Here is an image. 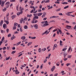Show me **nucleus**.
Returning <instances> with one entry per match:
<instances>
[{
  "label": "nucleus",
  "instance_id": "1",
  "mask_svg": "<svg viewBox=\"0 0 76 76\" xmlns=\"http://www.w3.org/2000/svg\"><path fill=\"white\" fill-rule=\"evenodd\" d=\"M45 24L42 26H48L49 25V24H48V21H44Z\"/></svg>",
  "mask_w": 76,
  "mask_h": 76
},
{
  "label": "nucleus",
  "instance_id": "2",
  "mask_svg": "<svg viewBox=\"0 0 76 76\" xmlns=\"http://www.w3.org/2000/svg\"><path fill=\"white\" fill-rule=\"evenodd\" d=\"M7 8H8L10 6V2H8L5 4Z\"/></svg>",
  "mask_w": 76,
  "mask_h": 76
},
{
  "label": "nucleus",
  "instance_id": "3",
  "mask_svg": "<svg viewBox=\"0 0 76 76\" xmlns=\"http://www.w3.org/2000/svg\"><path fill=\"white\" fill-rule=\"evenodd\" d=\"M50 2V0H48V1H45V0H43L42 2V4L43 3H49Z\"/></svg>",
  "mask_w": 76,
  "mask_h": 76
},
{
  "label": "nucleus",
  "instance_id": "4",
  "mask_svg": "<svg viewBox=\"0 0 76 76\" xmlns=\"http://www.w3.org/2000/svg\"><path fill=\"white\" fill-rule=\"evenodd\" d=\"M19 10H20V11H21V12H20L21 13V14L22 13H23V10H24L23 8H22V7H20Z\"/></svg>",
  "mask_w": 76,
  "mask_h": 76
},
{
  "label": "nucleus",
  "instance_id": "5",
  "mask_svg": "<svg viewBox=\"0 0 76 76\" xmlns=\"http://www.w3.org/2000/svg\"><path fill=\"white\" fill-rule=\"evenodd\" d=\"M55 48H57V45L56 44H54V45L53 46V50H55Z\"/></svg>",
  "mask_w": 76,
  "mask_h": 76
},
{
  "label": "nucleus",
  "instance_id": "6",
  "mask_svg": "<svg viewBox=\"0 0 76 76\" xmlns=\"http://www.w3.org/2000/svg\"><path fill=\"white\" fill-rule=\"evenodd\" d=\"M39 18V17L37 16H34V17L33 18V20H36V19H38Z\"/></svg>",
  "mask_w": 76,
  "mask_h": 76
},
{
  "label": "nucleus",
  "instance_id": "7",
  "mask_svg": "<svg viewBox=\"0 0 76 76\" xmlns=\"http://www.w3.org/2000/svg\"><path fill=\"white\" fill-rule=\"evenodd\" d=\"M55 69H56V66H53L52 68L51 69V72H53Z\"/></svg>",
  "mask_w": 76,
  "mask_h": 76
},
{
  "label": "nucleus",
  "instance_id": "8",
  "mask_svg": "<svg viewBox=\"0 0 76 76\" xmlns=\"http://www.w3.org/2000/svg\"><path fill=\"white\" fill-rule=\"evenodd\" d=\"M15 72L16 75H19V72L18 70L17 69L15 70Z\"/></svg>",
  "mask_w": 76,
  "mask_h": 76
},
{
  "label": "nucleus",
  "instance_id": "9",
  "mask_svg": "<svg viewBox=\"0 0 76 76\" xmlns=\"http://www.w3.org/2000/svg\"><path fill=\"white\" fill-rule=\"evenodd\" d=\"M3 27L4 29H6V28H7V25H6V24H4L3 25Z\"/></svg>",
  "mask_w": 76,
  "mask_h": 76
},
{
  "label": "nucleus",
  "instance_id": "10",
  "mask_svg": "<svg viewBox=\"0 0 76 76\" xmlns=\"http://www.w3.org/2000/svg\"><path fill=\"white\" fill-rule=\"evenodd\" d=\"M38 25L35 24L34 26V27L35 28V29H38Z\"/></svg>",
  "mask_w": 76,
  "mask_h": 76
},
{
  "label": "nucleus",
  "instance_id": "11",
  "mask_svg": "<svg viewBox=\"0 0 76 76\" xmlns=\"http://www.w3.org/2000/svg\"><path fill=\"white\" fill-rule=\"evenodd\" d=\"M26 38V37H25V36H22L21 37V39H22V40H25Z\"/></svg>",
  "mask_w": 76,
  "mask_h": 76
},
{
  "label": "nucleus",
  "instance_id": "12",
  "mask_svg": "<svg viewBox=\"0 0 76 76\" xmlns=\"http://www.w3.org/2000/svg\"><path fill=\"white\" fill-rule=\"evenodd\" d=\"M3 20H1L0 21V26H2V25H3Z\"/></svg>",
  "mask_w": 76,
  "mask_h": 76
},
{
  "label": "nucleus",
  "instance_id": "13",
  "mask_svg": "<svg viewBox=\"0 0 76 76\" xmlns=\"http://www.w3.org/2000/svg\"><path fill=\"white\" fill-rule=\"evenodd\" d=\"M13 37H12L11 38V40H13V39H15V38H16V36H15L14 35H13Z\"/></svg>",
  "mask_w": 76,
  "mask_h": 76
},
{
  "label": "nucleus",
  "instance_id": "14",
  "mask_svg": "<svg viewBox=\"0 0 76 76\" xmlns=\"http://www.w3.org/2000/svg\"><path fill=\"white\" fill-rule=\"evenodd\" d=\"M9 13H8V14L6 15V18L7 19V20H9Z\"/></svg>",
  "mask_w": 76,
  "mask_h": 76
},
{
  "label": "nucleus",
  "instance_id": "15",
  "mask_svg": "<svg viewBox=\"0 0 76 76\" xmlns=\"http://www.w3.org/2000/svg\"><path fill=\"white\" fill-rule=\"evenodd\" d=\"M66 27L67 29H70L72 28V26H66Z\"/></svg>",
  "mask_w": 76,
  "mask_h": 76
},
{
  "label": "nucleus",
  "instance_id": "16",
  "mask_svg": "<svg viewBox=\"0 0 76 76\" xmlns=\"http://www.w3.org/2000/svg\"><path fill=\"white\" fill-rule=\"evenodd\" d=\"M5 3V2H4V1H2V4H1V7H3V6H4V4Z\"/></svg>",
  "mask_w": 76,
  "mask_h": 76
},
{
  "label": "nucleus",
  "instance_id": "17",
  "mask_svg": "<svg viewBox=\"0 0 76 76\" xmlns=\"http://www.w3.org/2000/svg\"><path fill=\"white\" fill-rule=\"evenodd\" d=\"M42 15V12L39 13H38V16H40Z\"/></svg>",
  "mask_w": 76,
  "mask_h": 76
},
{
  "label": "nucleus",
  "instance_id": "18",
  "mask_svg": "<svg viewBox=\"0 0 76 76\" xmlns=\"http://www.w3.org/2000/svg\"><path fill=\"white\" fill-rule=\"evenodd\" d=\"M58 31H59V32H60V34L61 35V34H62V31H61V30H60V29H58Z\"/></svg>",
  "mask_w": 76,
  "mask_h": 76
},
{
  "label": "nucleus",
  "instance_id": "19",
  "mask_svg": "<svg viewBox=\"0 0 76 76\" xmlns=\"http://www.w3.org/2000/svg\"><path fill=\"white\" fill-rule=\"evenodd\" d=\"M62 43H63V42H62L60 40V45L61 46H63V44H62Z\"/></svg>",
  "mask_w": 76,
  "mask_h": 76
},
{
  "label": "nucleus",
  "instance_id": "20",
  "mask_svg": "<svg viewBox=\"0 0 76 76\" xmlns=\"http://www.w3.org/2000/svg\"><path fill=\"white\" fill-rule=\"evenodd\" d=\"M24 28L25 29H28V26L26 25L24 26Z\"/></svg>",
  "mask_w": 76,
  "mask_h": 76
},
{
  "label": "nucleus",
  "instance_id": "21",
  "mask_svg": "<svg viewBox=\"0 0 76 76\" xmlns=\"http://www.w3.org/2000/svg\"><path fill=\"white\" fill-rule=\"evenodd\" d=\"M59 16H52V18H59Z\"/></svg>",
  "mask_w": 76,
  "mask_h": 76
},
{
  "label": "nucleus",
  "instance_id": "22",
  "mask_svg": "<svg viewBox=\"0 0 76 76\" xmlns=\"http://www.w3.org/2000/svg\"><path fill=\"white\" fill-rule=\"evenodd\" d=\"M46 50V48H42V51H45Z\"/></svg>",
  "mask_w": 76,
  "mask_h": 76
},
{
  "label": "nucleus",
  "instance_id": "23",
  "mask_svg": "<svg viewBox=\"0 0 76 76\" xmlns=\"http://www.w3.org/2000/svg\"><path fill=\"white\" fill-rule=\"evenodd\" d=\"M22 13L21 14V12H18V13H17V15L18 16V15H22Z\"/></svg>",
  "mask_w": 76,
  "mask_h": 76
},
{
  "label": "nucleus",
  "instance_id": "24",
  "mask_svg": "<svg viewBox=\"0 0 76 76\" xmlns=\"http://www.w3.org/2000/svg\"><path fill=\"white\" fill-rule=\"evenodd\" d=\"M60 10H61V8H60L58 9H56V12H58L59 11H60Z\"/></svg>",
  "mask_w": 76,
  "mask_h": 76
},
{
  "label": "nucleus",
  "instance_id": "25",
  "mask_svg": "<svg viewBox=\"0 0 76 76\" xmlns=\"http://www.w3.org/2000/svg\"><path fill=\"white\" fill-rule=\"evenodd\" d=\"M67 55V53H64V58H65V57H66V56Z\"/></svg>",
  "mask_w": 76,
  "mask_h": 76
},
{
  "label": "nucleus",
  "instance_id": "26",
  "mask_svg": "<svg viewBox=\"0 0 76 76\" xmlns=\"http://www.w3.org/2000/svg\"><path fill=\"white\" fill-rule=\"evenodd\" d=\"M11 18H12V19H13L14 18H16V15H13V16H12V17H11Z\"/></svg>",
  "mask_w": 76,
  "mask_h": 76
},
{
  "label": "nucleus",
  "instance_id": "27",
  "mask_svg": "<svg viewBox=\"0 0 76 76\" xmlns=\"http://www.w3.org/2000/svg\"><path fill=\"white\" fill-rule=\"evenodd\" d=\"M62 4H68V3L66 2H64L62 3Z\"/></svg>",
  "mask_w": 76,
  "mask_h": 76
},
{
  "label": "nucleus",
  "instance_id": "28",
  "mask_svg": "<svg viewBox=\"0 0 76 76\" xmlns=\"http://www.w3.org/2000/svg\"><path fill=\"white\" fill-rule=\"evenodd\" d=\"M69 6H67L64 7V9H67V8H69Z\"/></svg>",
  "mask_w": 76,
  "mask_h": 76
},
{
  "label": "nucleus",
  "instance_id": "29",
  "mask_svg": "<svg viewBox=\"0 0 76 76\" xmlns=\"http://www.w3.org/2000/svg\"><path fill=\"white\" fill-rule=\"evenodd\" d=\"M70 49H71V46H70V47L69 48L68 50V53H69V52H70Z\"/></svg>",
  "mask_w": 76,
  "mask_h": 76
},
{
  "label": "nucleus",
  "instance_id": "30",
  "mask_svg": "<svg viewBox=\"0 0 76 76\" xmlns=\"http://www.w3.org/2000/svg\"><path fill=\"white\" fill-rule=\"evenodd\" d=\"M55 4H56V3H57V4H59V3H60L59 1L57 0V1L55 2Z\"/></svg>",
  "mask_w": 76,
  "mask_h": 76
},
{
  "label": "nucleus",
  "instance_id": "31",
  "mask_svg": "<svg viewBox=\"0 0 76 76\" xmlns=\"http://www.w3.org/2000/svg\"><path fill=\"white\" fill-rule=\"evenodd\" d=\"M60 64V63H59V62H58L56 63V64L57 66H59V65L60 64Z\"/></svg>",
  "mask_w": 76,
  "mask_h": 76
},
{
  "label": "nucleus",
  "instance_id": "32",
  "mask_svg": "<svg viewBox=\"0 0 76 76\" xmlns=\"http://www.w3.org/2000/svg\"><path fill=\"white\" fill-rule=\"evenodd\" d=\"M66 15H67V16H70V14H69V13H68V12L67 13H66Z\"/></svg>",
  "mask_w": 76,
  "mask_h": 76
},
{
  "label": "nucleus",
  "instance_id": "33",
  "mask_svg": "<svg viewBox=\"0 0 76 76\" xmlns=\"http://www.w3.org/2000/svg\"><path fill=\"white\" fill-rule=\"evenodd\" d=\"M18 25V23H15L14 24V26H16Z\"/></svg>",
  "mask_w": 76,
  "mask_h": 76
},
{
  "label": "nucleus",
  "instance_id": "34",
  "mask_svg": "<svg viewBox=\"0 0 76 76\" xmlns=\"http://www.w3.org/2000/svg\"><path fill=\"white\" fill-rule=\"evenodd\" d=\"M32 44V42H30L28 43V46H29V45H31V44Z\"/></svg>",
  "mask_w": 76,
  "mask_h": 76
},
{
  "label": "nucleus",
  "instance_id": "35",
  "mask_svg": "<svg viewBox=\"0 0 76 76\" xmlns=\"http://www.w3.org/2000/svg\"><path fill=\"white\" fill-rule=\"evenodd\" d=\"M10 56H9L8 58H6V60H9L10 59Z\"/></svg>",
  "mask_w": 76,
  "mask_h": 76
},
{
  "label": "nucleus",
  "instance_id": "36",
  "mask_svg": "<svg viewBox=\"0 0 76 76\" xmlns=\"http://www.w3.org/2000/svg\"><path fill=\"white\" fill-rule=\"evenodd\" d=\"M38 15V13H36V14H34V16H37Z\"/></svg>",
  "mask_w": 76,
  "mask_h": 76
},
{
  "label": "nucleus",
  "instance_id": "37",
  "mask_svg": "<svg viewBox=\"0 0 76 76\" xmlns=\"http://www.w3.org/2000/svg\"><path fill=\"white\" fill-rule=\"evenodd\" d=\"M22 27H20V32H22V31H23V30H22Z\"/></svg>",
  "mask_w": 76,
  "mask_h": 76
},
{
  "label": "nucleus",
  "instance_id": "38",
  "mask_svg": "<svg viewBox=\"0 0 76 76\" xmlns=\"http://www.w3.org/2000/svg\"><path fill=\"white\" fill-rule=\"evenodd\" d=\"M21 43V42H19L17 44V45L18 46V45H19V44H20Z\"/></svg>",
  "mask_w": 76,
  "mask_h": 76
},
{
  "label": "nucleus",
  "instance_id": "39",
  "mask_svg": "<svg viewBox=\"0 0 76 76\" xmlns=\"http://www.w3.org/2000/svg\"><path fill=\"white\" fill-rule=\"evenodd\" d=\"M71 57H72V55H68L67 58H71Z\"/></svg>",
  "mask_w": 76,
  "mask_h": 76
},
{
  "label": "nucleus",
  "instance_id": "40",
  "mask_svg": "<svg viewBox=\"0 0 76 76\" xmlns=\"http://www.w3.org/2000/svg\"><path fill=\"white\" fill-rule=\"evenodd\" d=\"M39 53H41V48H39Z\"/></svg>",
  "mask_w": 76,
  "mask_h": 76
},
{
  "label": "nucleus",
  "instance_id": "41",
  "mask_svg": "<svg viewBox=\"0 0 76 76\" xmlns=\"http://www.w3.org/2000/svg\"><path fill=\"white\" fill-rule=\"evenodd\" d=\"M48 32V31L46 30L45 32L44 33L46 34V35H47Z\"/></svg>",
  "mask_w": 76,
  "mask_h": 76
},
{
  "label": "nucleus",
  "instance_id": "42",
  "mask_svg": "<svg viewBox=\"0 0 76 76\" xmlns=\"http://www.w3.org/2000/svg\"><path fill=\"white\" fill-rule=\"evenodd\" d=\"M6 8H5L4 9H3L2 11L3 12H5V11H6Z\"/></svg>",
  "mask_w": 76,
  "mask_h": 76
},
{
  "label": "nucleus",
  "instance_id": "43",
  "mask_svg": "<svg viewBox=\"0 0 76 76\" xmlns=\"http://www.w3.org/2000/svg\"><path fill=\"white\" fill-rule=\"evenodd\" d=\"M16 51H12L11 53V54H14L16 53Z\"/></svg>",
  "mask_w": 76,
  "mask_h": 76
},
{
  "label": "nucleus",
  "instance_id": "44",
  "mask_svg": "<svg viewBox=\"0 0 76 76\" xmlns=\"http://www.w3.org/2000/svg\"><path fill=\"white\" fill-rule=\"evenodd\" d=\"M1 32L2 34H3V33H4V32H5V31H4V30H1Z\"/></svg>",
  "mask_w": 76,
  "mask_h": 76
},
{
  "label": "nucleus",
  "instance_id": "45",
  "mask_svg": "<svg viewBox=\"0 0 76 76\" xmlns=\"http://www.w3.org/2000/svg\"><path fill=\"white\" fill-rule=\"evenodd\" d=\"M63 59L64 61H66V60H67V58H65L64 57Z\"/></svg>",
  "mask_w": 76,
  "mask_h": 76
},
{
  "label": "nucleus",
  "instance_id": "46",
  "mask_svg": "<svg viewBox=\"0 0 76 76\" xmlns=\"http://www.w3.org/2000/svg\"><path fill=\"white\" fill-rule=\"evenodd\" d=\"M4 37H3L1 39V41H2V42H3V40H4Z\"/></svg>",
  "mask_w": 76,
  "mask_h": 76
},
{
  "label": "nucleus",
  "instance_id": "47",
  "mask_svg": "<svg viewBox=\"0 0 76 76\" xmlns=\"http://www.w3.org/2000/svg\"><path fill=\"white\" fill-rule=\"evenodd\" d=\"M70 64H71V63H68L66 64V65L67 66H69L70 65Z\"/></svg>",
  "mask_w": 76,
  "mask_h": 76
},
{
  "label": "nucleus",
  "instance_id": "48",
  "mask_svg": "<svg viewBox=\"0 0 76 76\" xmlns=\"http://www.w3.org/2000/svg\"><path fill=\"white\" fill-rule=\"evenodd\" d=\"M8 37H11V34H9L8 36H7Z\"/></svg>",
  "mask_w": 76,
  "mask_h": 76
},
{
  "label": "nucleus",
  "instance_id": "49",
  "mask_svg": "<svg viewBox=\"0 0 76 76\" xmlns=\"http://www.w3.org/2000/svg\"><path fill=\"white\" fill-rule=\"evenodd\" d=\"M67 50V48H64L63 49L62 51H65V50Z\"/></svg>",
  "mask_w": 76,
  "mask_h": 76
},
{
  "label": "nucleus",
  "instance_id": "50",
  "mask_svg": "<svg viewBox=\"0 0 76 76\" xmlns=\"http://www.w3.org/2000/svg\"><path fill=\"white\" fill-rule=\"evenodd\" d=\"M5 22H6V23H7V24H8L9 23V22L8 21H6L5 20Z\"/></svg>",
  "mask_w": 76,
  "mask_h": 76
},
{
  "label": "nucleus",
  "instance_id": "51",
  "mask_svg": "<svg viewBox=\"0 0 76 76\" xmlns=\"http://www.w3.org/2000/svg\"><path fill=\"white\" fill-rule=\"evenodd\" d=\"M6 31H7V33H8V32H9V29H8V28L7 29Z\"/></svg>",
  "mask_w": 76,
  "mask_h": 76
},
{
  "label": "nucleus",
  "instance_id": "52",
  "mask_svg": "<svg viewBox=\"0 0 76 76\" xmlns=\"http://www.w3.org/2000/svg\"><path fill=\"white\" fill-rule=\"evenodd\" d=\"M58 15H60V16H62V15H63V14H62V13H59Z\"/></svg>",
  "mask_w": 76,
  "mask_h": 76
},
{
  "label": "nucleus",
  "instance_id": "53",
  "mask_svg": "<svg viewBox=\"0 0 76 76\" xmlns=\"http://www.w3.org/2000/svg\"><path fill=\"white\" fill-rule=\"evenodd\" d=\"M44 65L43 64H42V65L40 67V69H42V67H43V65Z\"/></svg>",
  "mask_w": 76,
  "mask_h": 76
},
{
  "label": "nucleus",
  "instance_id": "54",
  "mask_svg": "<svg viewBox=\"0 0 76 76\" xmlns=\"http://www.w3.org/2000/svg\"><path fill=\"white\" fill-rule=\"evenodd\" d=\"M16 29V27H15V26H14L13 27V29L14 30V29Z\"/></svg>",
  "mask_w": 76,
  "mask_h": 76
},
{
  "label": "nucleus",
  "instance_id": "55",
  "mask_svg": "<svg viewBox=\"0 0 76 76\" xmlns=\"http://www.w3.org/2000/svg\"><path fill=\"white\" fill-rule=\"evenodd\" d=\"M53 28V27H50V28H49L48 29V31H50V29H52V28Z\"/></svg>",
  "mask_w": 76,
  "mask_h": 76
},
{
  "label": "nucleus",
  "instance_id": "56",
  "mask_svg": "<svg viewBox=\"0 0 76 76\" xmlns=\"http://www.w3.org/2000/svg\"><path fill=\"white\" fill-rule=\"evenodd\" d=\"M52 8H53V6H52L50 7L48 9V10H50V9H52Z\"/></svg>",
  "mask_w": 76,
  "mask_h": 76
},
{
  "label": "nucleus",
  "instance_id": "57",
  "mask_svg": "<svg viewBox=\"0 0 76 76\" xmlns=\"http://www.w3.org/2000/svg\"><path fill=\"white\" fill-rule=\"evenodd\" d=\"M3 42L1 41L0 42V46H1V44H2Z\"/></svg>",
  "mask_w": 76,
  "mask_h": 76
},
{
  "label": "nucleus",
  "instance_id": "58",
  "mask_svg": "<svg viewBox=\"0 0 76 76\" xmlns=\"http://www.w3.org/2000/svg\"><path fill=\"white\" fill-rule=\"evenodd\" d=\"M36 38V37H32L31 39H35Z\"/></svg>",
  "mask_w": 76,
  "mask_h": 76
},
{
  "label": "nucleus",
  "instance_id": "59",
  "mask_svg": "<svg viewBox=\"0 0 76 76\" xmlns=\"http://www.w3.org/2000/svg\"><path fill=\"white\" fill-rule=\"evenodd\" d=\"M47 59H45L44 60V63H46L47 62Z\"/></svg>",
  "mask_w": 76,
  "mask_h": 76
},
{
  "label": "nucleus",
  "instance_id": "60",
  "mask_svg": "<svg viewBox=\"0 0 76 76\" xmlns=\"http://www.w3.org/2000/svg\"><path fill=\"white\" fill-rule=\"evenodd\" d=\"M12 49L13 50H15V47H13V48H12Z\"/></svg>",
  "mask_w": 76,
  "mask_h": 76
},
{
  "label": "nucleus",
  "instance_id": "61",
  "mask_svg": "<svg viewBox=\"0 0 76 76\" xmlns=\"http://www.w3.org/2000/svg\"><path fill=\"white\" fill-rule=\"evenodd\" d=\"M34 8L35 7H34L32 6L30 7V8H31V9H34Z\"/></svg>",
  "mask_w": 76,
  "mask_h": 76
},
{
  "label": "nucleus",
  "instance_id": "62",
  "mask_svg": "<svg viewBox=\"0 0 76 76\" xmlns=\"http://www.w3.org/2000/svg\"><path fill=\"white\" fill-rule=\"evenodd\" d=\"M74 29H75L76 31V25H75L74 28H73Z\"/></svg>",
  "mask_w": 76,
  "mask_h": 76
},
{
  "label": "nucleus",
  "instance_id": "63",
  "mask_svg": "<svg viewBox=\"0 0 76 76\" xmlns=\"http://www.w3.org/2000/svg\"><path fill=\"white\" fill-rule=\"evenodd\" d=\"M14 34H19V32H18V31H16L15 32H14Z\"/></svg>",
  "mask_w": 76,
  "mask_h": 76
},
{
  "label": "nucleus",
  "instance_id": "64",
  "mask_svg": "<svg viewBox=\"0 0 76 76\" xmlns=\"http://www.w3.org/2000/svg\"><path fill=\"white\" fill-rule=\"evenodd\" d=\"M6 49V47H4V48H3V50H5Z\"/></svg>",
  "mask_w": 76,
  "mask_h": 76
}]
</instances>
